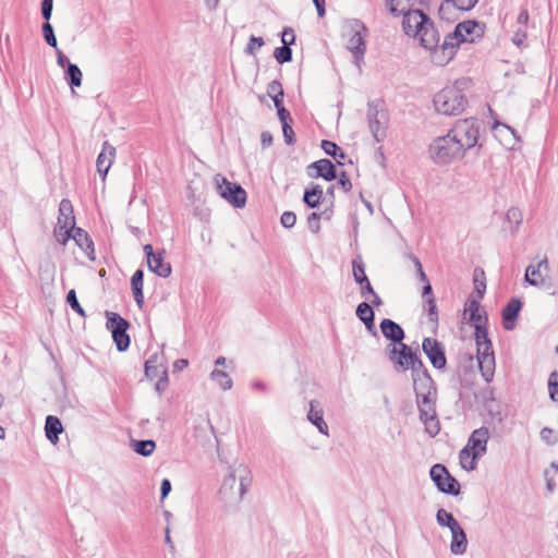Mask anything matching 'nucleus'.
Here are the masks:
<instances>
[{
  "mask_svg": "<svg viewBox=\"0 0 558 558\" xmlns=\"http://www.w3.org/2000/svg\"><path fill=\"white\" fill-rule=\"evenodd\" d=\"M72 230L73 229H63L60 231L58 228L54 229V234L57 236V240L62 245H65L66 242L72 239Z\"/></svg>",
  "mask_w": 558,
  "mask_h": 558,
  "instance_id": "69168bd1",
  "label": "nucleus"
},
{
  "mask_svg": "<svg viewBox=\"0 0 558 558\" xmlns=\"http://www.w3.org/2000/svg\"><path fill=\"white\" fill-rule=\"evenodd\" d=\"M422 350L436 369H444L447 365L445 348L440 341L434 338H424Z\"/></svg>",
  "mask_w": 558,
  "mask_h": 558,
  "instance_id": "9b49d317",
  "label": "nucleus"
},
{
  "mask_svg": "<svg viewBox=\"0 0 558 558\" xmlns=\"http://www.w3.org/2000/svg\"><path fill=\"white\" fill-rule=\"evenodd\" d=\"M165 367L161 363H159L158 354H153L146 362H145V375L149 379H154L161 375V369Z\"/></svg>",
  "mask_w": 558,
  "mask_h": 558,
  "instance_id": "c9c22d12",
  "label": "nucleus"
},
{
  "mask_svg": "<svg viewBox=\"0 0 558 558\" xmlns=\"http://www.w3.org/2000/svg\"><path fill=\"white\" fill-rule=\"evenodd\" d=\"M386 5L389 12L395 15H401L407 9L412 7L411 0H386Z\"/></svg>",
  "mask_w": 558,
  "mask_h": 558,
  "instance_id": "a18cd8bd",
  "label": "nucleus"
},
{
  "mask_svg": "<svg viewBox=\"0 0 558 558\" xmlns=\"http://www.w3.org/2000/svg\"><path fill=\"white\" fill-rule=\"evenodd\" d=\"M267 94L269 97H271V96L278 97V95L284 94L281 83L276 80L270 82L267 86Z\"/></svg>",
  "mask_w": 558,
  "mask_h": 558,
  "instance_id": "338daca9",
  "label": "nucleus"
},
{
  "mask_svg": "<svg viewBox=\"0 0 558 558\" xmlns=\"http://www.w3.org/2000/svg\"><path fill=\"white\" fill-rule=\"evenodd\" d=\"M450 551L453 555H463L468 548V538L461 525L452 529L451 531Z\"/></svg>",
  "mask_w": 558,
  "mask_h": 558,
  "instance_id": "bb28decb",
  "label": "nucleus"
},
{
  "mask_svg": "<svg viewBox=\"0 0 558 558\" xmlns=\"http://www.w3.org/2000/svg\"><path fill=\"white\" fill-rule=\"evenodd\" d=\"M116 157V148L109 143L104 142L102 149L97 157L96 166L97 171L105 178L108 173L113 159Z\"/></svg>",
  "mask_w": 558,
  "mask_h": 558,
  "instance_id": "4be33fe9",
  "label": "nucleus"
},
{
  "mask_svg": "<svg viewBox=\"0 0 558 558\" xmlns=\"http://www.w3.org/2000/svg\"><path fill=\"white\" fill-rule=\"evenodd\" d=\"M131 447L137 454L149 457L156 448V442L153 439L132 440Z\"/></svg>",
  "mask_w": 558,
  "mask_h": 558,
  "instance_id": "f704fd0d",
  "label": "nucleus"
},
{
  "mask_svg": "<svg viewBox=\"0 0 558 558\" xmlns=\"http://www.w3.org/2000/svg\"><path fill=\"white\" fill-rule=\"evenodd\" d=\"M477 271H478V269H475V272H474V291L476 292L478 299H483V296L485 294V291H486L485 277H484V271L481 270L480 272H481L482 279H480L478 275H477Z\"/></svg>",
  "mask_w": 558,
  "mask_h": 558,
  "instance_id": "603ef678",
  "label": "nucleus"
},
{
  "mask_svg": "<svg viewBox=\"0 0 558 558\" xmlns=\"http://www.w3.org/2000/svg\"><path fill=\"white\" fill-rule=\"evenodd\" d=\"M426 303H427V313H428L429 320L433 323H437L438 322V312H437V306H436L434 296L427 298Z\"/></svg>",
  "mask_w": 558,
  "mask_h": 558,
  "instance_id": "680f3d73",
  "label": "nucleus"
},
{
  "mask_svg": "<svg viewBox=\"0 0 558 558\" xmlns=\"http://www.w3.org/2000/svg\"><path fill=\"white\" fill-rule=\"evenodd\" d=\"M165 251L158 252L147 260L148 269L161 278H168L171 275V265L165 262Z\"/></svg>",
  "mask_w": 558,
  "mask_h": 558,
  "instance_id": "a878e982",
  "label": "nucleus"
},
{
  "mask_svg": "<svg viewBox=\"0 0 558 558\" xmlns=\"http://www.w3.org/2000/svg\"><path fill=\"white\" fill-rule=\"evenodd\" d=\"M432 52V61L439 66H444L449 63L450 60L454 57L451 50H445L444 47H435Z\"/></svg>",
  "mask_w": 558,
  "mask_h": 558,
  "instance_id": "e433bc0d",
  "label": "nucleus"
},
{
  "mask_svg": "<svg viewBox=\"0 0 558 558\" xmlns=\"http://www.w3.org/2000/svg\"><path fill=\"white\" fill-rule=\"evenodd\" d=\"M66 303L70 305V307L78 314L81 317H85L86 313L84 308L81 306L75 290H70L66 294Z\"/></svg>",
  "mask_w": 558,
  "mask_h": 558,
  "instance_id": "09e8293b",
  "label": "nucleus"
},
{
  "mask_svg": "<svg viewBox=\"0 0 558 558\" xmlns=\"http://www.w3.org/2000/svg\"><path fill=\"white\" fill-rule=\"evenodd\" d=\"M549 398L553 401H558V381L557 374L554 372L550 374L548 379Z\"/></svg>",
  "mask_w": 558,
  "mask_h": 558,
  "instance_id": "5fc2aeb1",
  "label": "nucleus"
},
{
  "mask_svg": "<svg viewBox=\"0 0 558 558\" xmlns=\"http://www.w3.org/2000/svg\"><path fill=\"white\" fill-rule=\"evenodd\" d=\"M350 29V37L347 43V48L354 57V62L360 66V62L363 60L366 51V41L368 29L363 22L360 20H351L348 23Z\"/></svg>",
  "mask_w": 558,
  "mask_h": 558,
  "instance_id": "39448f33",
  "label": "nucleus"
},
{
  "mask_svg": "<svg viewBox=\"0 0 558 558\" xmlns=\"http://www.w3.org/2000/svg\"><path fill=\"white\" fill-rule=\"evenodd\" d=\"M280 222L284 228H292L296 223V215L293 211H284L281 215Z\"/></svg>",
  "mask_w": 558,
  "mask_h": 558,
  "instance_id": "e2e57ef3",
  "label": "nucleus"
},
{
  "mask_svg": "<svg viewBox=\"0 0 558 558\" xmlns=\"http://www.w3.org/2000/svg\"><path fill=\"white\" fill-rule=\"evenodd\" d=\"M522 308V302L519 299H511L502 308V326L506 330H512L515 327V320Z\"/></svg>",
  "mask_w": 558,
  "mask_h": 558,
  "instance_id": "6ab92c4d",
  "label": "nucleus"
},
{
  "mask_svg": "<svg viewBox=\"0 0 558 558\" xmlns=\"http://www.w3.org/2000/svg\"><path fill=\"white\" fill-rule=\"evenodd\" d=\"M63 432L61 421L53 415H48L45 422V433L47 439L51 444H57L59 440V435Z\"/></svg>",
  "mask_w": 558,
  "mask_h": 558,
  "instance_id": "c85d7f7f",
  "label": "nucleus"
},
{
  "mask_svg": "<svg viewBox=\"0 0 558 558\" xmlns=\"http://www.w3.org/2000/svg\"><path fill=\"white\" fill-rule=\"evenodd\" d=\"M413 390L415 395L437 392V387L432 376H423L413 379Z\"/></svg>",
  "mask_w": 558,
  "mask_h": 558,
  "instance_id": "2f4dec72",
  "label": "nucleus"
},
{
  "mask_svg": "<svg viewBox=\"0 0 558 558\" xmlns=\"http://www.w3.org/2000/svg\"><path fill=\"white\" fill-rule=\"evenodd\" d=\"M320 146L325 154L331 156L338 165H343L347 155L336 143L328 140H323Z\"/></svg>",
  "mask_w": 558,
  "mask_h": 558,
  "instance_id": "473e14b6",
  "label": "nucleus"
},
{
  "mask_svg": "<svg viewBox=\"0 0 558 558\" xmlns=\"http://www.w3.org/2000/svg\"><path fill=\"white\" fill-rule=\"evenodd\" d=\"M53 9V0H43L41 1V15L45 21H50Z\"/></svg>",
  "mask_w": 558,
  "mask_h": 558,
  "instance_id": "774afa93",
  "label": "nucleus"
},
{
  "mask_svg": "<svg viewBox=\"0 0 558 558\" xmlns=\"http://www.w3.org/2000/svg\"><path fill=\"white\" fill-rule=\"evenodd\" d=\"M64 80L69 84L72 93H75V88L82 85L83 73L77 64L68 62V66L64 70Z\"/></svg>",
  "mask_w": 558,
  "mask_h": 558,
  "instance_id": "c756f323",
  "label": "nucleus"
},
{
  "mask_svg": "<svg viewBox=\"0 0 558 558\" xmlns=\"http://www.w3.org/2000/svg\"><path fill=\"white\" fill-rule=\"evenodd\" d=\"M447 3H452L459 10L469 11L473 9L478 0H447Z\"/></svg>",
  "mask_w": 558,
  "mask_h": 558,
  "instance_id": "4d7b16f0",
  "label": "nucleus"
},
{
  "mask_svg": "<svg viewBox=\"0 0 558 558\" xmlns=\"http://www.w3.org/2000/svg\"><path fill=\"white\" fill-rule=\"evenodd\" d=\"M488 439V428L483 426L472 432L465 447L474 451V458H480L487 451Z\"/></svg>",
  "mask_w": 558,
  "mask_h": 558,
  "instance_id": "2eb2a0df",
  "label": "nucleus"
},
{
  "mask_svg": "<svg viewBox=\"0 0 558 558\" xmlns=\"http://www.w3.org/2000/svg\"><path fill=\"white\" fill-rule=\"evenodd\" d=\"M480 37L483 34V27L476 21H465L457 24L454 28V35H458L462 43L474 41L473 34Z\"/></svg>",
  "mask_w": 558,
  "mask_h": 558,
  "instance_id": "b1692460",
  "label": "nucleus"
},
{
  "mask_svg": "<svg viewBox=\"0 0 558 558\" xmlns=\"http://www.w3.org/2000/svg\"><path fill=\"white\" fill-rule=\"evenodd\" d=\"M355 314L357 318L365 325L367 331L373 336H377L375 328V313L368 302H362L357 305Z\"/></svg>",
  "mask_w": 558,
  "mask_h": 558,
  "instance_id": "393cba45",
  "label": "nucleus"
},
{
  "mask_svg": "<svg viewBox=\"0 0 558 558\" xmlns=\"http://www.w3.org/2000/svg\"><path fill=\"white\" fill-rule=\"evenodd\" d=\"M476 345L480 369L485 380L489 381L495 369V355L492 341H483Z\"/></svg>",
  "mask_w": 558,
  "mask_h": 558,
  "instance_id": "f8f14e48",
  "label": "nucleus"
},
{
  "mask_svg": "<svg viewBox=\"0 0 558 558\" xmlns=\"http://www.w3.org/2000/svg\"><path fill=\"white\" fill-rule=\"evenodd\" d=\"M403 15L402 20V28L403 32L408 36L415 37L417 33H420V29L422 27V24L424 25V21L427 17V15L420 9H407L404 12H401Z\"/></svg>",
  "mask_w": 558,
  "mask_h": 558,
  "instance_id": "ddd939ff",
  "label": "nucleus"
},
{
  "mask_svg": "<svg viewBox=\"0 0 558 558\" xmlns=\"http://www.w3.org/2000/svg\"><path fill=\"white\" fill-rule=\"evenodd\" d=\"M506 220L509 223H513L512 231H515L522 222V213L519 208L511 207L507 210Z\"/></svg>",
  "mask_w": 558,
  "mask_h": 558,
  "instance_id": "8fccbe9b",
  "label": "nucleus"
},
{
  "mask_svg": "<svg viewBox=\"0 0 558 558\" xmlns=\"http://www.w3.org/2000/svg\"><path fill=\"white\" fill-rule=\"evenodd\" d=\"M429 475L437 489L444 494L457 496L460 493V483L449 473L442 464L430 468Z\"/></svg>",
  "mask_w": 558,
  "mask_h": 558,
  "instance_id": "1a4fd4ad",
  "label": "nucleus"
},
{
  "mask_svg": "<svg viewBox=\"0 0 558 558\" xmlns=\"http://www.w3.org/2000/svg\"><path fill=\"white\" fill-rule=\"evenodd\" d=\"M409 369L412 372V380L414 378H421L423 376H429V372L424 365L421 357L416 354V356L410 362Z\"/></svg>",
  "mask_w": 558,
  "mask_h": 558,
  "instance_id": "c03bdc74",
  "label": "nucleus"
},
{
  "mask_svg": "<svg viewBox=\"0 0 558 558\" xmlns=\"http://www.w3.org/2000/svg\"><path fill=\"white\" fill-rule=\"evenodd\" d=\"M107 323L106 327L111 331L112 339L117 345V349L120 352L125 351L130 347V336L128 335V329L130 327V323L114 312H106Z\"/></svg>",
  "mask_w": 558,
  "mask_h": 558,
  "instance_id": "423d86ee",
  "label": "nucleus"
},
{
  "mask_svg": "<svg viewBox=\"0 0 558 558\" xmlns=\"http://www.w3.org/2000/svg\"><path fill=\"white\" fill-rule=\"evenodd\" d=\"M295 41L294 31L291 27H284L281 33V43L282 45L291 46Z\"/></svg>",
  "mask_w": 558,
  "mask_h": 558,
  "instance_id": "0e129e2a",
  "label": "nucleus"
},
{
  "mask_svg": "<svg viewBox=\"0 0 558 558\" xmlns=\"http://www.w3.org/2000/svg\"><path fill=\"white\" fill-rule=\"evenodd\" d=\"M414 38H418L420 44L425 49L432 50L439 41V35L434 26L432 20L427 16L424 21V25L420 29V33Z\"/></svg>",
  "mask_w": 558,
  "mask_h": 558,
  "instance_id": "dca6fc26",
  "label": "nucleus"
},
{
  "mask_svg": "<svg viewBox=\"0 0 558 558\" xmlns=\"http://www.w3.org/2000/svg\"><path fill=\"white\" fill-rule=\"evenodd\" d=\"M379 327H380V331H381L383 336L387 340L391 341L392 342L391 344H399V343L403 342V340L405 338L404 330L395 320H392L390 318H384L380 322Z\"/></svg>",
  "mask_w": 558,
  "mask_h": 558,
  "instance_id": "f3484780",
  "label": "nucleus"
},
{
  "mask_svg": "<svg viewBox=\"0 0 558 558\" xmlns=\"http://www.w3.org/2000/svg\"><path fill=\"white\" fill-rule=\"evenodd\" d=\"M210 378L217 383V385L223 390V391H227V390H230L233 386V381L232 379L230 378V376L228 375V373H226L225 371H220V369H214L211 373H210Z\"/></svg>",
  "mask_w": 558,
  "mask_h": 558,
  "instance_id": "58836bf2",
  "label": "nucleus"
},
{
  "mask_svg": "<svg viewBox=\"0 0 558 558\" xmlns=\"http://www.w3.org/2000/svg\"><path fill=\"white\" fill-rule=\"evenodd\" d=\"M218 193L227 199L235 208H242L246 204L245 190L236 184L228 181L225 177L217 174L215 178Z\"/></svg>",
  "mask_w": 558,
  "mask_h": 558,
  "instance_id": "6e6552de",
  "label": "nucleus"
},
{
  "mask_svg": "<svg viewBox=\"0 0 558 558\" xmlns=\"http://www.w3.org/2000/svg\"><path fill=\"white\" fill-rule=\"evenodd\" d=\"M235 484H236V474H235V472H230L225 477L221 488H220V494L222 495L223 498H229V499L232 498Z\"/></svg>",
  "mask_w": 558,
  "mask_h": 558,
  "instance_id": "37998d69",
  "label": "nucleus"
},
{
  "mask_svg": "<svg viewBox=\"0 0 558 558\" xmlns=\"http://www.w3.org/2000/svg\"><path fill=\"white\" fill-rule=\"evenodd\" d=\"M307 420L319 430V433L326 436L329 435L328 425L324 420V411L319 401L312 400L310 402Z\"/></svg>",
  "mask_w": 558,
  "mask_h": 558,
  "instance_id": "412c9836",
  "label": "nucleus"
},
{
  "mask_svg": "<svg viewBox=\"0 0 558 558\" xmlns=\"http://www.w3.org/2000/svg\"><path fill=\"white\" fill-rule=\"evenodd\" d=\"M465 81H456L454 84L444 87L434 96V106L437 112L446 116H458L466 106L464 94Z\"/></svg>",
  "mask_w": 558,
  "mask_h": 558,
  "instance_id": "f257e3e1",
  "label": "nucleus"
},
{
  "mask_svg": "<svg viewBox=\"0 0 558 558\" xmlns=\"http://www.w3.org/2000/svg\"><path fill=\"white\" fill-rule=\"evenodd\" d=\"M264 39L262 37L251 36L250 43L245 48L247 54H254L256 50L264 46Z\"/></svg>",
  "mask_w": 558,
  "mask_h": 558,
  "instance_id": "6e6d98bb",
  "label": "nucleus"
},
{
  "mask_svg": "<svg viewBox=\"0 0 558 558\" xmlns=\"http://www.w3.org/2000/svg\"><path fill=\"white\" fill-rule=\"evenodd\" d=\"M461 148L465 151L477 144L480 135V122L477 119L459 120L449 131Z\"/></svg>",
  "mask_w": 558,
  "mask_h": 558,
  "instance_id": "20e7f679",
  "label": "nucleus"
},
{
  "mask_svg": "<svg viewBox=\"0 0 558 558\" xmlns=\"http://www.w3.org/2000/svg\"><path fill=\"white\" fill-rule=\"evenodd\" d=\"M56 228H58L60 231H62L63 229H74L75 228V217L73 214V206H72V203L66 198H63L60 202L59 217H58V222H57Z\"/></svg>",
  "mask_w": 558,
  "mask_h": 558,
  "instance_id": "aec40b11",
  "label": "nucleus"
},
{
  "mask_svg": "<svg viewBox=\"0 0 558 558\" xmlns=\"http://www.w3.org/2000/svg\"><path fill=\"white\" fill-rule=\"evenodd\" d=\"M459 459L462 469L473 471L476 468V460L478 458H474V451L469 449V447H464L459 453Z\"/></svg>",
  "mask_w": 558,
  "mask_h": 558,
  "instance_id": "ea45409f",
  "label": "nucleus"
},
{
  "mask_svg": "<svg viewBox=\"0 0 558 558\" xmlns=\"http://www.w3.org/2000/svg\"><path fill=\"white\" fill-rule=\"evenodd\" d=\"M539 436L544 442H546L547 445H550V446L556 445L558 441V438H557L554 429L550 427L542 428Z\"/></svg>",
  "mask_w": 558,
  "mask_h": 558,
  "instance_id": "864d4df0",
  "label": "nucleus"
},
{
  "mask_svg": "<svg viewBox=\"0 0 558 558\" xmlns=\"http://www.w3.org/2000/svg\"><path fill=\"white\" fill-rule=\"evenodd\" d=\"M168 373H167V368L166 367H162L161 369V375H159V379L158 381L156 383V386H155V389L156 391L161 395L168 387Z\"/></svg>",
  "mask_w": 558,
  "mask_h": 558,
  "instance_id": "052dcab7",
  "label": "nucleus"
},
{
  "mask_svg": "<svg viewBox=\"0 0 558 558\" xmlns=\"http://www.w3.org/2000/svg\"><path fill=\"white\" fill-rule=\"evenodd\" d=\"M352 268L354 280L361 287V295L368 299L366 292H373V286L365 274V265L361 257H356L352 260Z\"/></svg>",
  "mask_w": 558,
  "mask_h": 558,
  "instance_id": "a211bd4d",
  "label": "nucleus"
},
{
  "mask_svg": "<svg viewBox=\"0 0 558 558\" xmlns=\"http://www.w3.org/2000/svg\"><path fill=\"white\" fill-rule=\"evenodd\" d=\"M239 470L242 471L243 474L240 475L239 495L236 501H241L243 499L252 483L250 471L242 465L239 466Z\"/></svg>",
  "mask_w": 558,
  "mask_h": 558,
  "instance_id": "79ce46f5",
  "label": "nucleus"
},
{
  "mask_svg": "<svg viewBox=\"0 0 558 558\" xmlns=\"http://www.w3.org/2000/svg\"><path fill=\"white\" fill-rule=\"evenodd\" d=\"M143 281L144 271L143 269H137L131 278V288L134 295V300L140 308H142L144 304Z\"/></svg>",
  "mask_w": 558,
  "mask_h": 558,
  "instance_id": "7c9ffc66",
  "label": "nucleus"
},
{
  "mask_svg": "<svg viewBox=\"0 0 558 558\" xmlns=\"http://www.w3.org/2000/svg\"><path fill=\"white\" fill-rule=\"evenodd\" d=\"M436 521H437L438 525L446 526L450 531L460 525L459 522L452 515V513L448 512L444 508H440L437 510Z\"/></svg>",
  "mask_w": 558,
  "mask_h": 558,
  "instance_id": "4c0bfd02",
  "label": "nucleus"
},
{
  "mask_svg": "<svg viewBox=\"0 0 558 558\" xmlns=\"http://www.w3.org/2000/svg\"><path fill=\"white\" fill-rule=\"evenodd\" d=\"M415 401L425 432L430 437L437 436L440 432V422L436 411L437 392L415 395Z\"/></svg>",
  "mask_w": 558,
  "mask_h": 558,
  "instance_id": "f03ea898",
  "label": "nucleus"
},
{
  "mask_svg": "<svg viewBox=\"0 0 558 558\" xmlns=\"http://www.w3.org/2000/svg\"><path fill=\"white\" fill-rule=\"evenodd\" d=\"M464 150L458 144L450 132L446 136H439L429 146L432 159L438 165H447L453 159L461 157Z\"/></svg>",
  "mask_w": 558,
  "mask_h": 558,
  "instance_id": "7ed1b4c3",
  "label": "nucleus"
},
{
  "mask_svg": "<svg viewBox=\"0 0 558 558\" xmlns=\"http://www.w3.org/2000/svg\"><path fill=\"white\" fill-rule=\"evenodd\" d=\"M72 239L92 260L95 259V257L93 256L95 252L94 242L85 230L75 227L72 230Z\"/></svg>",
  "mask_w": 558,
  "mask_h": 558,
  "instance_id": "cd10ccee",
  "label": "nucleus"
},
{
  "mask_svg": "<svg viewBox=\"0 0 558 558\" xmlns=\"http://www.w3.org/2000/svg\"><path fill=\"white\" fill-rule=\"evenodd\" d=\"M323 197V189L319 185H313L311 189H306L303 195V202L310 208H316L320 204Z\"/></svg>",
  "mask_w": 558,
  "mask_h": 558,
  "instance_id": "72a5a7b5",
  "label": "nucleus"
},
{
  "mask_svg": "<svg viewBox=\"0 0 558 558\" xmlns=\"http://www.w3.org/2000/svg\"><path fill=\"white\" fill-rule=\"evenodd\" d=\"M475 341L476 344L483 342V341H490L488 338V330L485 325L482 324H475Z\"/></svg>",
  "mask_w": 558,
  "mask_h": 558,
  "instance_id": "bf43d9fd",
  "label": "nucleus"
},
{
  "mask_svg": "<svg viewBox=\"0 0 558 558\" xmlns=\"http://www.w3.org/2000/svg\"><path fill=\"white\" fill-rule=\"evenodd\" d=\"M41 31H43L44 39L47 43V45L57 49V46H58L57 37L54 35L53 27L49 21H45V23L41 26Z\"/></svg>",
  "mask_w": 558,
  "mask_h": 558,
  "instance_id": "de8ad7c7",
  "label": "nucleus"
},
{
  "mask_svg": "<svg viewBox=\"0 0 558 558\" xmlns=\"http://www.w3.org/2000/svg\"><path fill=\"white\" fill-rule=\"evenodd\" d=\"M386 354L390 362L393 363L396 369L408 371L410 362L416 356L410 345L401 342L399 344H388Z\"/></svg>",
  "mask_w": 558,
  "mask_h": 558,
  "instance_id": "9d476101",
  "label": "nucleus"
},
{
  "mask_svg": "<svg viewBox=\"0 0 558 558\" xmlns=\"http://www.w3.org/2000/svg\"><path fill=\"white\" fill-rule=\"evenodd\" d=\"M274 57L280 64L290 62L292 60V49L287 44L282 45L275 49Z\"/></svg>",
  "mask_w": 558,
  "mask_h": 558,
  "instance_id": "49530a36",
  "label": "nucleus"
},
{
  "mask_svg": "<svg viewBox=\"0 0 558 558\" xmlns=\"http://www.w3.org/2000/svg\"><path fill=\"white\" fill-rule=\"evenodd\" d=\"M466 311L470 313V320L475 324H482V320L484 319L487 322V315L484 313V315L480 312V302L477 300H469L466 303Z\"/></svg>",
  "mask_w": 558,
  "mask_h": 558,
  "instance_id": "a19ab883",
  "label": "nucleus"
},
{
  "mask_svg": "<svg viewBox=\"0 0 558 558\" xmlns=\"http://www.w3.org/2000/svg\"><path fill=\"white\" fill-rule=\"evenodd\" d=\"M322 219V215H318V213H312L307 217V225L310 230L313 233H318L320 230V223L319 220Z\"/></svg>",
  "mask_w": 558,
  "mask_h": 558,
  "instance_id": "13d9d810",
  "label": "nucleus"
},
{
  "mask_svg": "<svg viewBox=\"0 0 558 558\" xmlns=\"http://www.w3.org/2000/svg\"><path fill=\"white\" fill-rule=\"evenodd\" d=\"M368 126L376 142H381L386 137V125L388 116L384 110L381 101L368 102L367 109Z\"/></svg>",
  "mask_w": 558,
  "mask_h": 558,
  "instance_id": "0eeeda50",
  "label": "nucleus"
},
{
  "mask_svg": "<svg viewBox=\"0 0 558 558\" xmlns=\"http://www.w3.org/2000/svg\"><path fill=\"white\" fill-rule=\"evenodd\" d=\"M461 43L462 40L459 38L458 35H454L453 32L445 37L444 43L440 47H444L445 50H451L453 53H456Z\"/></svg>",
  "mask_w": 558,
  "mask_h": 558,
  "instance_id": "3c124183",
  "label": "nucleus"
},
{
  "mask_svg": "<svg viewBox=\"0 0 558 558\" xmlns=\"http://www.w3.org/2000/svg\"><path fill=\"white\" fill-rule=\"evenodd\" d=\"M308 169H314L316 171L315 174L310 173L313 178H323L326 181H332L337 178L335 165L326 158L312 162L308 166Z\"/></svg>",
  "mask_w": 558,
  "mask_h": 558,
  "instance_id": "5701e85b",
  "label": "nucleus"
},
{
  "mask_svg": "<svg viewBox=\"0 0 558 558\" xmlns=\"http://www.w3.org/2000/svg\"><path fill=\"white\" fill-rule=\"evenodd\" d=\"M548 267L547 259L541 260L537 266L530 265L525 270V281L534 287H539L544 290L549 291V294L554 295L555 291L551 290V283L548 282L542 275V268Z\"/></svg>",
  "mask_w": 558,
  "mask_h": 558,
  "instance_id": "4468645a",
  "label": "nucleus"
}]
</instances>
